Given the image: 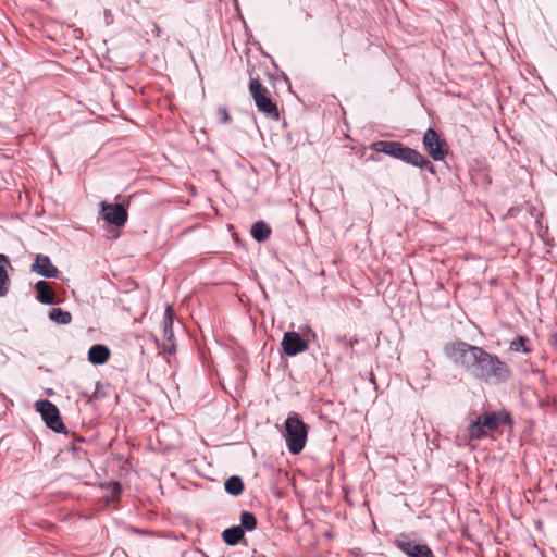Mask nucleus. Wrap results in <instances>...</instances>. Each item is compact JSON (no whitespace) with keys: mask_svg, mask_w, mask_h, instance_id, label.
<instances>
[{"mask_svg":"<svg viewBox=\"0 0 557 557\" xmlns=\"http://www.w3.org/2000/svg\"><path fill=\"white\" fill-rule=\"evenodd\" d=\"M470 373L481 381L499 384L510 377V368L496 355L481 348Z\"/></svg>","mask_w":557,"mask_h":557,"instance_id":"f257e3e1","label":"nucleus"},{"mask_svg":"<svg viewBox=\"0 0 557 557\" xmlns=\"http://www.w3.org/2000/svg\"><path fill=\"white\" fill-rule=\"evenodd\" d=\"M370 148L374 152H382L420 169H428L431 173L434 172L433 164L424 156L400 141L379 140Z\"/></svg>","mask_w":557,"mask_h":557,"instance_id":"f03ea898","label":"nucleus"},{"mask_svg":"<svg viewBox=\"0 0 557 557\" xmlns=\"http://www.w3.org/2000/svg\"><path fill=\"white\" fill-rule=\"evenodd\" d=\"M308 426L296 412H290L285 421V441L288 450L299 454L307 442Z\"/></svg>","mask_w":557,"mask_h":557,"instance_id":"7ed1b4c3","label":"nucleus"},{"mask_svg":"<svg viewBox=\"0 0 557 557\" xmlns=\"http://www.w3.org/2000/svg\"><path fill=\"white\" fill-rule=\"evenodd\" d=\"M481 347L465 342H454L445 346L446 356L456 364L471 372Z\"/></svg>","mask_w":557,"mask_h":557,"instance_id":"20e7f679","label":"nucleus"},{"mask_svg":"<svg viewBox=\"0 0 557 557\" xmlns=\"http://www.w3.org/2000/svg\"><path fill=\"white\" fill-rule=\"evenodd\" d=\"M249 91L260 112L274 121L280 119L277 106L271 100L268 89L261 85L259 79L253 78L250 81Z\"/></svg>","mask_w":557,"mask_h":557,"instance_id":"39448f33","label":"nucleus"},{"mask_svg":"<svg viewBox=\"0 0 557 557\" xmlns=\"http://www.w3.org/2000/svg\"><path fill=\"white\" fill-rule=\"evenodd\" d=\"M310 336L314 338L315 334L309 327L304 336L294 331L285 332L281 343L284 354L292 357L306 351L309 347Z\"/></svg>","mask_w":557,"mask_h":557,"instance_id":"423d86ee","label":"nucleus"},{"mask_svg":"<svg viewBox=\"0 0 557 557\" xmlns=\"http://www.w3.org/2000/svg\"><path fill=\"white\" fill-rule=\"evenodd\" d=\"M38 412H40L45 423L54 432L62 433L65 426L60 419V413L54 404L49 400H38L35 404Z\"/></svg>","mask_w":557,"mask_h":557,"instance_id":"0eeeda50","label":"nucleus"},{"mask_svg":"<svg viewBox=\"0 0 557 557\" xmlns=\"http://www.w3.org/2000/svg\"><path fill=\"white\" fill-rule=\"evenodd\" d=\"M423 147L428 154L435 161L444 160L448 153L445 141L441 139L440 135L431 127L424 133Z\"/></svg>","mask_w":557,"mask_h":557,"instance_id":"6e6552de","label":"nucleus"},{"mask_svg":"<svg viewBox=\"0 0 557 557\" xmlns=\"http://www.w3.org/2000/svg\"><path fill=\"white\" fill-rule=\"evenodd\" d=\"M101 215L108 223L121 227L128 219L127 210L120 203L101 202Z\"/></svg>","mask_w":557,"mask_h":557,"instance_id":"1a4fd4ad","label":"nucleus"},{"mask_svg":"<svg viewBox=\"0 0 557 557\" xmlns=\"http://www.w3.org/2000/svg\"><path fill=\"white\" fill-rule=\"evenodd\" d=\"M395 546L408 557H434L432 550L426 544L417 543L399 536L394 541Z\"/></svg>","mask_w":557,"mask_h":557,"instance_id":"9d476101","label":"nucleus"},{"mask_svg":"<svg viewBox=\"0 0 557 557\" xmlns=\"http://www.w3.org/2000/svg\"><path fill=\"white\" fill-rule=\"evenodd\" d=\"M484 430L496 431L500 425L511 423L510 416L504 411L485 412L478 417Z\"/></svg>","mask_w":557,"mask_h":557,"instance_id":"9b49d317","label":"nucleus"},{"mask_svg":"<svg viewBox=\"0 0 557 557\" xmlns=\"http://www.w3.org/2000/svg\"><path fill=\"white\" fill-rule=\"evenodd\" d=\"M30 271L44 277L52 278L59 274L58 268L52 264L50 258L46 255H36L35 262L30 265Z\"/></svg>","mask_w":557,"mask_h":557,"instance_id":"f8f14e48","label":"nucleus"},{"mask_svg":"<svg viewBox=\"0 0 557 557\" xmlns=\"http://www.w3.org/2000/svg\"><path fill=\"white\" fill-rule=\"evenodd\" d=\"M163 338L162 350L168 354H173L175 351V343L173 333V311L171 307H168L164 313Z\"/></svg>","mask_w":557,"mask_h":557,"instance_id":"ddd939ff","label":"nucleus"},{"mask_svg":"<svg viewBox=\"0 0 557 557\" xmlns=\"http://www.w3.org/2000/svg\"><path fill=\"white\" fill-rule=\"evenodd\" d=\"M8 269H11L9 257L0 253V297L7 296L10 290L11 280Z\"/></svg>","mask_w":557,"mask_h":557,"instance_id":"4468645a","label":"nucleus"},{"mask_svg":"<svg viewBox=\"0 0 557 557\" xmlns=\"http://www.w3.org/2000/svg\"><path fill=\"white\" fill-rule=\"evenodd\" d=\"M109 357V348L101 344L94 345L88 350V361L96 366L106 363Z\"/></svg>","mask_w":557,"mask_h":557,"instance_id":"2eb2a0df","label":"nucleus"},{"mask_svg":"<svg viewBox=\"0 0 557 557\" xmlns=\"http://www.w3.org/2000/svg\"><path fill=\"white\" fill-rule=\"evenodd\" d=\"M37 292V299L41 304L53 305L55 304L54 292L46 281H38L35 285Z\"/></svg>","mask_w":557,"mask_h":557,"instance_id":"dca6fc26","label":"nucleus"},{"mask_svg":"<svg viewBox=\"0 0 557 557\" xmlns=\"http://www.w3.org/2000/svg\"><path fill=\"white\" fill-rule=\"evenodd\" d=\"M223 540L227 545L234 546L244 537V530L242 527L235 525L225 529L222 533Z\"/></svg>","mask_w":557,"mask_h":557,"instance_id":"f3484780","label":"nucleus"},{"mask_svg":"<svg viewBox=\"0 0 557 557\" xmlns=\"http://www.w3.org/2000/svg\"><path fill=\"white\" fill-rule=\"evenodd\" d=\"M270 235V226L262 221L256 222L251 227V236L259 243L265 242Z\"/></svg>","mask_w":557,"mask_h":557,"instance_id":"a211bd4d","label":"nucleus"},{"mask_svg":"<svg viewBox=\"0 0 557 557\" xmlns=\"http://www.w3.org/2000/svg\"><path fill=\"white\" fill-rule=\"evenodd\" d=\"M49 318L51 321L62 325L70 324L72 321L71 313L61 308H52L49 311Z\"/></svg>","mask_w":557,"mask_h":557,"instance_id":"6ab92c4d","label":"nucleus"},{"mask_svg":"<svg viewBox=\"0 0 557 557\" xmlns=\"http://www.w3.org/2000/svg\"><path fill=\"white\" fill-rule=\"evenodd\" d=\"M225 491L234 496L239 495L244 490V483L239 476L233 475L225 481Z\"/></svg>","mask_w":557,"mask_h":557,"instance_id":"aec40b11","label":"nucleus"},{"mask_svg":"<svg viewBox=\"0 0 557 557\" xmlns=\"http://www.w3.org/2000/svg\"><path fill=\"white\" fill-rule=\"evenodd\" d=\"M466 431L469 440H479L486 435V431L478 418L469 424Z\"/></svg>","mask_w":557,"mask_h":557,"instance_id":"412c9836","label":"nucleus"},{"mask_svg":"<svg viewBox=\"0 0 557 557\" xmlns=\"http://www.w3.org/2000/svg\"><path fill=\"white\" fill-rule=\"evenodd\" d=\"M242 529L247 531H252L257 527V519L253 513L249 511H243L240 515V525Z\"/></svg>","mask_w":557,"mask_h":557,"instance_id":"4be33fe9","label":"nucleus"},{"mask_svg":"<svg viewBox=\"0 0 557 557\" xmlns=\"http://www.w3.org/2000/svg\"><path fill=\"white\" fill-rule=\"evenodd\" d=\"M528 338L524 336H519L510 343V350L516 352H528L529 348L527 347Z\"/></svg>","mask_w":557,"mask_h":557,"instance_id":"5701e85b","label":"nucleus"},{"mask_svg":"<svg viewBox=\"0 0 557 557\" xmlns=\"http://www.w3.org/2000/svg\"><path fill=\"white\" fill-rule=\"evenodd\" d=\"M218 114L223 123H227L230 121V115L227 113V110L223 107H220L218 109Z\"/></svg>","mask_w":557,"mask_h":557,"instance_id":"b1692460","label":"nucleus"}]
</instances>
